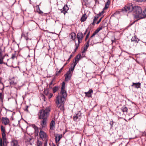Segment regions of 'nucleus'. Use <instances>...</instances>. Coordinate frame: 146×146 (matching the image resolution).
Returning a JSON list of instances; mask_svg holds the SVG:
<instances>
[{"label": "nucleus", "instance_id": "48", "mask_svg": "<svg viewBox=\"0 0 146 146\" xmlns=\"http://www.w3.org/2000/svg\"><path fill=\"white\" fill-rule=\"evenodd\" d=\"M3 63V61L0 58V64Z\"/></svg>", "mask_w": 146, "mask_h": 146}, {"label": "nucleus", "instance_id": "62", "mask_svg": "<svg viewBox=\"0 0 146 146\" xmlns=\"http://www.w3.org/2000/svg\"><path fill=\"white\" fill-rule=\"evenodd\" d=\"M67 63H66V64H65L64 65V66H63L64 67L65 66L66 64Z\"/></svg>", "mask_w": 146, "mask_h": 146}, {"label": "nucleus", "instance_id": "43", "mask_svg": "<svg viewBox=\"0 0 146 146\" xmlns=\"http://www.w3.org/2000/svg\"><path fill=\"white\" fill-rule=\"evenodd\" d=\"M135 0L136 1L140 2H145V1H146V0Z\"/></svg>", "mask_w": 146, "mask_h": 146}, {"label": "nucleus", "instance_id": "10", "mask_svg": "<svg viewBox=\"0 0 146 146\" xmlns=\"http://www.w3.org/2000/svg\"><path fill=\"white\" fill-rule=\"evenodd\" d=\"M93 93V91L92 89H90L89 91L84 93L86 97L90 98L92 97V94Z\"/></svg>", "mask_w": 146, "mask_h": 146}, {"label": "nucleus", "instance_id": "63", "mask_svg": "<svg viewBox=\"0 0 146 146\" xmlns=\"http://www.w3.org/2000/svg\"><path fill=\"white\" fill-rule=\"evenodd\" d=\"M70 59H69V58L68 59V61H69V60Z\"/></svg>", "mask_w": 146, "mask_h": 146}, {"label": "nucleus", "instance_id": "19", "mask_svg": "<svg viewBox=\"0 0 146 146\" xmlns=\"http://www.w3.org/2000/svg\"><path fill=\"white\" fill-rule=\"evenodd\" d=\"M70 38L72 40H74L76 38V34L74 32H72L70 34Z\"/></svg>", "mask_w": 146, "mask_h": 146}, {"label": "nucleus", "instance_id": "49", "mask_svg": "<svg viewBox=\"0 0 146 146\" xmlns=\"http://www.w3.org/2000/svg\"><path fill=\"white\" fill-rule=\"evenodd\" d=\"M83 1L84 2L85 4H86L88 1V0H83Z\"/></svg>", "mask_w": 146, "mask_h": 146}, {"label": "nucleus", "instance_id": "11", "mask_svg": "<svg viewBox=\"0 0 146 146\" xmlns=\"http://www.w3.org/2000/svg\"><path fill=\"white\" fill-rule=\"evenodd\" d=\"M81 58V55L80 54H78L76 56L75 58V61L73 63L74 64L76 65L77 64L79 60Z\"/></svg>", "mask_w": 146, "mask_h": 146}, {"label": "nucleus", "instance_id": "8", "mask_svg": "<svg viewBox=\"0 0 146 146\" xmlns=\"http://www.w3.org/2000/svg\"><path fill=\"white\" fill-rule=\"evenodd\" d=\"M1 130L2 132V137H5L6 136H7L8 137L9 136V134L10 133V132H9L7 133V135H6L5 134V128L3 126H1Z\"/></svg>", "mask_w": 146, "mask_h": 146}, {"label": "nucleus", "instance_id": "28", "mask_svg": "<svg viewBox=\"0 0 146 146\" xmlns=\"http://www.w3.org/2000/svg\"><path fill=\"white\" fill-rule=\"evenodd\" d=\"M141 15L143 18L146 17V8L145 9L143 12H142Z\"/></svg>", "mask_w": 146, "mask_h": 146}, {"label": "nucleus", "instance_id": "13", "mask_svg": "<svg viewBox=\"0 0 146 146\" xmlns=\"http://www.w3.org/2000/svg\"><path fill=\"white\" fill-rule=\"evenodd\" d=\"M141 85V84L139 82L136 83L133 82L132 84L131 85V86L132 87H134L135 88H140Z\"/></svg>", "mask_w": 146, "mask_h": 146}, {"label": "nucleus", "instance_id": "24", "mask_svg": "<svg viewBox=\"0 0 146 146\" xmlns=\"http://www.w3.org/2000/svg\"><path fill=\"white\" fill-rule=\"evenodd\" d=\"M86 15L85 14H84L82 15L80 19L81 22H84L87 19V17L86 16Z\"/></svg>", "mask_w": 146, "mask_h": 146}, {"label": "nucleus", "instance_id": "18", "mask_svg": "<svg viewBox=\"0 0 146 146\" xmlns=\"http://www.w3.org/2000/svg\"><path fill=\"white\" fill-rule=\"evenodd\" d=\"M40 137H46L47 135L46 133L40 130L39 133Z\"/></svg>", "mask_w": 146, "mask_h": 146}, {"label": "nucleus", "instance_id": "61", "mask_svg": "<svg viewBox=\"0 0 146 146\" xmlns=\"http://www.w3.org/2000/svg\"><path fill=\"white\" fill-rule=\"evenodd\" d=\"M27 108L28 107V106H27ZM26 110H27V111H28V109H27V108L26 109Z\"/></svg>", "mask_w": 146, "mask_h": 146}, {"label": "nucleus", "instance_id": "4", "mask_svg": "<svg viewBox=\"0 0 146 146\" xmlns=\"http://www.w3.org/2000/svg\"><path fill=\"white\" fill-rule=\"evenodd\" d=\"M133 7L131 3L127 4L125 6L124 8L121 9V11L123 12H132Z\"/></svg>", "mask_w": 146, "mask_h": 146}, {"label": "nucleus", "instance_id": "16", "mask_svg": "<svg viewBox=\"0 0 146 146\" xmlns=\"http://www.w3.org/2000/svg\"><path fill=\"white\" fill-rule=\"evenodd\" d=\"M55 122L54 120H52L50 125V129L51 130H54L55 129Z\"/></svg>", "mask_w": 146, "mask_h": 146}, {"label": "nucleus", "instance_id": "37", "mask_svg": "<svg viewBox=\"0 0 146 146\" xmlns=\"http://www.w3.org/2000/svg\"><path fill=\"white\" fill-rule=\"evenodd\" d=\"M32 126L35 130H36V129H38V128L34 124H33L32 125Z\"/></svg>", "mask_w": 146, "mask_h": 146}, {"label": "nucleus", "instance_id": "56", "mask_svg": "<svg viewBox=\"0 0 146 146\" xmlns=\"http://www.w3.org/2000/svg\"><path fill=\"white\" fill-rule=\"evenodd\" d=\"M32 139V138H29V140L28 141V139H27V140H28V141H29V142H30V141Z\"/></svg>", "mask_w": 146, "mask_h": 146}, {"label": "nucleus", "instance_id": "57", "mask_svg": "<svg viewBox=\"0 0 146 146\" xmlns=\"http://www.w3.org/2000/svg\"><path fill=\"white\" fill-rule=\"evenodd\" d=\"M47 144V141H46L44 143V145L45 146Z\"/></svg>", "mask_w": 146, "mask_h": 146}, {"label": "nucleus", "instance_id": "29", "mask_svg": "<svg viewBox=\"0 0 146 146\" xmlns=\"http://www.w3.org/2000/svg\"><path fill=\"white\" fill-rule=\"evenodd\" d=\"M42 143L41 141H40L39 139H37V142L36 143L37 146H42Z\"/></svg>", "mask_w": 146, "mask_h": 146}, {"label": "nucleus", "instance_id": "51", "mask_svg": "<svg viewBox=\"0 0 146 146\" xmlns=\"http://www.w3.org/2000/svg\"><path fill=\"white\" fill-rule=\"evenodd\" d=\"M96 23V22L95 21H93V23H92V25H94L95 24V23Z\"/></svg>", "mask_w": 146, "mask_h": 146}, {"label": "nucleus", "instance_id": "25", "mask_svg": "<svg viewBox=\"0 0 146 146\" xmlns=\"http://www.w3.org/2000/svg\"><path fill=\"white\" fill-rule=\"evenodd\" d=\"M110 3V0H108L107 2L105 4V7H104V9H107L109 7Z\"/></svg>", "mask_w": 146, "mask_h": 146}, {"label": "nucleus", "instance_id": "64", "mask_svg": "<svg viewBox=\"0 0 146 146\" xmlns=\"http://www.w3.org/2000/svg\"><path fill=\"white\" fill-rule=\"evenodd\" d=\"M70 59H69V58L68 59V61H69V60Z\"/></svg>", "mask_w": 146, "mask_h": 146}, {"label": "nucleus", "instance_id": "41", "mask_svg": "<svg viewBox=\"0 0 146 146\" xmlns=\"http://www.w3.org/2000/svg\"><path fill=\"white\" fill-rule=\"evenodd\" d=\"M143 136H146V129H145L143 133Z\"/></svg>", "mask_w": 146, "mask_h": 146}, {"label": "nucleus", "instance_id": "38", "mask_svg": "<svg viewBox=\"0 0 146 146\" xmlns=\"http://www.w3.org/2000/svg\"><path fill=\"white\" fill-rule=\"evenodd\" d=\"M53 94L52 93H50V94L48 95V98L49 99H50L51 98L52 96H53Z\"/></svg>", "mask_w": 146, "mask_h": 146}, {"label": "nucleus", "instance_id": "53", "mask_svg": "<svg viewBox=\"0 0 146 146\" xmlns=\"http://www.w3.org/2000/svg\"><path fill=\"white\" fill-rule=\"evenodd\" d=\"M87 30H87V29H86V31H85V33H84V35H85L86 34V33H87Z\"/></svg>", "mask_w": 146, "mask_h": 146}, {"label": "nucleus", "instance_id": "52", "mask_svg": "<svg viewBox=\"0 0 146 146\" xmlns=\"http://www.w3.org/2000/svg\"><path fill=\"white\" fill-rule=\"evenodd\" d=\"M134 23V22H133V23H132L131 24H130L129 25H128L127 27H129L130 26H131V25H132L133 23Z\"/></svg>", "mask_w": 146, "mask_h": 146}, {"label": "nucleus", "instance_id": "50", "mask_svg": "<svg viewBox=\"0 0 146 146\" xmlns=\"http://www.w3.org/2000/svg\"><path fill=\"white\" fill-rule=\"evenodd\" d=\"M22 36H23H23H24L25 37V39H26V40H28V37H26V36H25V35H22Z\"/></svg>", "mask_w": 146, "mask_h": 146}, {"label": "nucleus", "instance_id": "46", "mask_svg": "<svg viewBox=\"0 0 146 146\" xmlns=\"http://www.w3.org/2000/svg\"><path fill=\"white\" fill-rule=\"evenodd\" d=\"M90 32H89L88 33V34H87V35H86V38H88L89 37V35H90Z\"/></svg>", "mask_w": 146, "mask_h": 146}, {"label": "nucleus", "instance_id": "30", "mask_svg": "<svg viewBox=\"0 0 146 146\" xmlns=\"http://www.w3.org/2000/svg\"><path fill=\"white\" fill-rule=\"evenodd\" d=\"M64 66L62 67L58 71H56V75L57 76L58 75V74H60L62 70L63 69Z\"/></svg>", "mask_w": 146, "mask_h": 146}, {"label": "nucleus", "instance_id": "1", "mask_svg": "<svg viewBox=\"0 0 146 146\" xmlns=\"http://www.w3.org/2000/svg\"><path fill=\"white\" fill-rule=\"evenodd\" d=\"M65 84V82H63L62 85L60 94H58L56 97V103L57 107L60 109V110L61 111L64 110V104L66 98L67 96L66 92L64 90Z\"/></svg>", "mask_w": 146, "mask_h": 146}, {"label": "nucleus", "instance_id": "2", "mask_svg": "<svg viewBox=\"0 0 146 146\" xmlns=\"http://www.w3.org/2000/svg\"><path fill=\"white\" fill-rule=\"evenodd\" d=\"M50 110V108L48 107L45 110H40L39 111L38 114V118L39 119H42L40 122L42 128H45L46 126Z\"/></svg>", "mask_w": 146, "mask_h": 146}, {"label": "nucleus", "instance_id": "15", "mask_svg": "<svg viewBox=\"0 0 146 146\" xmlns=\"http://www.w3.org/2000/svg\"><path fill=\"white\" fill-rule=\"evenodd\" d=\"M81 113H78L75 116H74L73 117V119L75 121H76L78 120L79 119L81 118Z\"/></svg>", "mask_w": 146, "mask_h": 146}, {"label": "nucleus", "instance_id": "60", "mask_svg": "<svg viewBox=\"0 0 146 146\" xmlns=\"http://www.w3.org/2000/svg\"><path fill=\"white\" fill-rule=\"evenodd\" d=\"M3 64H5L7 65V63H5V62H3Z\"/></svg>", "mask_w": 146, "mask_h": 146}, {"label": "nucleus", "instance_id": "31", "mask_svg": "<svg viewBox=\"0 0 146 146\" xmlns=\"http://www.w3.org/2000/svg\"><path fill=\"white\" fill-rule=\"evenodd\" d=\"M98 33L96 31V30H95V31L94 32V33L92 34V35L91 36L89 39L90 40V39H91L92 38L94 37Z\"/></svg>", "mask_w": 146, "mask_h": 146}, {"label": "nucleus", "instance_id": "44", "mask_svg": "<svg viewBox=\"0 0 146 146\" xmlns=\"http://www.w3.org/2000/svg\"><path fill=\"white\" fill-rule=\"evenodd\" d=\"M102 19V17L99 20L97 21V22L96 23V24H98L101 21V20Z\"/></svg>", "mask_w": 146, "mask_h": 146}, {"label": "nucleus", "instance_id": "21", "mask_svg": "<svg viewBox=\"0 0 146 146\" xmlns=\"http://www.w3.org/2000/svg\"><path fill=\"white\" fill-rule=\"evenodd\" d=\"M11 145L12 146H17L18 145V141L16 140H13L11 142Z\"/></svg>", "mask_w": 146, "mask_h": 146}, {"label": "nucleus", "instance_id": "12", "mask_svg": "<svg viewBox=\"0 0 146 146\" xmlns=\"http://www.w3.org/2000/svg\"><path fill=\"white\" fill-rule=\"evenodd\" d=\"M139 40L137 38V37L135 35L133 37H132L131 39V44H133V42H134L136 43V45L137 43H138V41Z\"/></svg>", "mask_w": 146, "mask_h": 146}, {"label": "nucleus", "instance_id": "34", "mask_svg": "<svg viewBox=\"0 0 146 146\" xmlns=\"http://www.w3.org/2000/svg\"><path fill=\"white\" fill-rule=\"evenodd\" d=\"M62 137H55L56 142L57 143L58 142Z\"/></svg>", "mask_w": 146, "mask_h": 146}, {"label": "nucleus", "instance_id": "5", "mask_svg": "<svg viewBox=\"0 0 146 146\" xmlns=\"http://www.w3.org/2000/svg\"><path fill=\"white\" fill-rule=\"evenodd\" d=\"M72 75V73H70L69 72H67L64 74L65 81L68 82L71 79V78Z\"/></svg>", "mask_w": 146, "mask_h": 146}, {"label": "nucleus", "instance_id": "32", "mask_svg": "<svg viewBox=\"0 0 146 146\" xmlns=\"http://www.w3.org/2000/svg\"><path fill=\"white\" fill-rule=\"evenodd\" d=\"M80 43H79L78 42V44L75 43V46H76V48H75V49L74 50V51L75 52L76 51V50H77L78 48V47L79 46V44Z\"/></svg>", "mask_w": 146, "mask_h": 146}, {"label": "nucleus", "instance_id": "54", "mask_svg": "<svg viewBox=\"0 0 146 146\" xmlns=\"http://www.w3.org/2000/svg\"><path fill=\"white\" fill-rule=\"evenodd\" d=\"M2 94L0 92V99H2Z\"/></svg>", "mask_w": 146, "mask_h": 146}, {"label": "nucleus", "instance_id": "6", "mask_svg": "<svg viewBox=\"0 0 146 146\" xmlns=\"http://www.w3.org/2000/svg\"><path fill=\"white\" fill-rule=\"evenodd\" d=\"M84 36V35L82 32L80 31L77 34L76 37L79 43H80L82 42Z\"/></svg>", "mask_w": 146, "mask_h": 146}, {"label": "nucleus", "instance_id": "22", "mask_svg": "<svg viewBox=\"0 0 146 146\" xmlns=\"http://www.w3.org/2000/svg\"><path fill=\"white\" fill-rule=\"evenodd\" d=\"M104 27V25L103 24H101L100 26L96 30L98 33Z\"/></svg>", "mask_w": 146, "mask_h": 146}, {"label": "nucleus", "instance_id": "39", "mask_svg": "<svg viewBox=\"0 0 146 146\" xmlns=\"http://www.w3.org/2000/svg\"><path fill=\"white\" fill-rule=\"evenodd\" d=\"M15 54H13L12 55V56L11 58L13 59H14L15 58Z\"/></svg>", "mask_w": 146, "mask_h": 146}, {"label": "nucleus", "instance_id": "55", "mask_svg": "<svg viewBox=\"0 0 146 146\" xmlns=\"http://www.w3.org/2000/svg\"><path fill=\"white\" fill-rule=\"evenodd\" d=\"M73 55L72 54H71L69 57V59H71V57Z\"/></svg>", "mask_w": 146, "mask_h": 146}, {"label": "nucleus", "instance_id": "59", "mask_svg": "<svg viewBox=\"0 0 146 146\" xmlns=\"http://www.w3.org/2000/svg\"><path fill=\"white\" fill-rule=\"evenodd\" d=\"M88 38H86H86H85V40L86 41L87 40V39Z\"/></svg>", "mask_w": 146, "mask_h": 146}, {"label": "nucleus", "instance_id": "14", "mask_svg": "<svg viewBox=\"0 0 146 146\" xmlns=\"http://www.w3.org/2000/svg\"><path fill=\"white\" fill-rule=\"evenodd\" d=\"M68 9L69 8L67 5H65L63 7L62 9L61 10V13H64V15H65L66 13H67V11Z\"/></svg>", "mask_w": 146, "mask_h": 146}, {"label": "nucleus", "instance_id": "3", "mask_svg": "<svg viewBox=\"0 0 146 146\" xmlns=\"http://www.w3.org/2000/svg\"><path fill=\"white\" fill-rule=\"evenodd\" d=\"M142 9L141 8L138 6H134L132 12L135 14V17L139 19L143 18L142 17Z\"/></svg>", "mask_w": 146, "mask_h": 146}, {"label": "nucleus", "instance_id": "26", "mask_svg": "<svg viewBox=\"0 0 146 146\" xmlns=\"http://www.w3.org/2000/svg\"><path fill=\"white\" fill-rule=\"evenodd\" d=\"M54 80V79H53L49 84V88L50 89L52 88L53 86L55 84V83H54L53 82Z\"/></svg>", "mask_w": 146, "mask_h": 146}, {"label": "nucleus", "instance_id": "35", "mask_svg": "<svg viewBox=\"0 0 146 146\" xmlns=\"http://www.w3.org/2000/svg\"><path fill=\"white\" fill-rule=\"evenodd\" d=\"M10 83L11 85H15L16 84V83L13 80H11L10 82Z\"/></svg>", "mask_w": 146, "mask_h": 146}, {"label": "nucleus", "instance_id": "58", "mask_svg": "<svg viewBox=\"0 0 146 146\" xmlns=\"http://www.w3.org/2000/svg\"><path fill=\"white\" fill-rule=\"evenodd\" d=\"M0 84H1L2 85H3V83L1 82V80H0Z\"/></svg>", "mask_w": 146, "mask_h": 146}, {"label": "nucleus", "instance_id": "45", "mask_svg": "<svg viewBox=\"0 0 146 146\" xmlns=\"http://www.w3.org/2000/svg\"><path fill=\"white\" fill-rule=\"evenodd\" d=\"M5 57V55H4L3 56H1L0 57V59L3 61V60L4 59Z\"/></svg>", "mask_w": 146, "mask_h": 146}, {"label": "nucleus", "instance_id": "27", "mask_svg": "<svg viewBox=\"0 0 146 146\" xmlns=\"http://www.w3.org/2000/svg\"><path fill=\"white\" fill-rule=\"evenodd\" d=\"M90 42V39L88 41L86 44H85V46L84 48L85 50H87L89 46V43Z\"/></svg>", "mask_w": 146, "mask_h": 146}, {"label": "nucleus", "instance_id": "7", "mask_svg": "<svg viewBox=\"0 0 146 146\" xmlns=\"http://www.w3.org/2000/svg\"><path fill=\"white\" fill-rule=\"evenodd\" d=\"M6 137H1L0 139V146H7Z\"/></svg>", "mask_w": 146, "mask_h": 146}, {"label": "nucleus", "instance_id": "9", "mask_svg": "<svg viewBox=\"0 0 146 146\" xmlns=\"http://www.w3.org/2000/svg\"><path fill=\"white\" fill-rule=\"evenodd\" d=\"M1 120L2 123L5 125H8L9 122V119L7 118V117H3L1 118Z\"/></svg>", "mask_w": 146, "mask_h": 146}, {"label": "nucleus", "instance_id": "20", "mask_svg": "<svg viewBox=\"0 0 146 146\" xmlns=\"http://www.w3.org/2000/svg\"><path fill=\"white\" fill-rule=\"evenodd\" d=\"M72 65L73 66H71V67L69 69V70L68 72H69L70 73H72V74H73V72L74 69V68L76 65L73 63Z\"/></svg>", "mask_w": 146, "mask_h": 146}, {"label": "nucleus", "instance_id": "42", "mask_svg": "<svg viewBox=\"0 0 146 146\" xmlns=\"http://www.w3.org/2000/svg\"><path fill=\"white\" fill-rule=\"evenodd\" d=\"M104 11H102L98 15L99 16H100L102 15H103L104 13Z\"/></svg>", "mask_w": 146, "mask_h": 146}, {"label": "nucleus", "instance_id": "36", "mask_svg": "<svg viewBox=\"0 0 146 146\" xmlns=\"http://www.w3.org/2000/svg\"><path fill=\"white\" fill-rule=\"evenodd\" d=\"M110 124L111 125V128H112L113 127V121H111L110 122Z\"/></svg>", "mask_w": 146, "mask_h": 146}, {"label": "nucleus", "instance_id": "40", "mask_svg": "<svg viewBox=\"0 0 146 146\" xmlns=\"http://www.w3.org/2000/svg\"><path fill=\"white\" fill-rule=\"evenodd\" d=\"M98 16H96V17H94V21H94L96 22V21L97 20V19H98Z\"/></svg>", "mask_w": 146, "mask_h": 146}, {"label": "nucleus", "instance_id": "47", "mask_svg": "<svg viewBox=\"0 0 146 146\" xmlns=\"http://www.w3.org/2000/svg\"><path fill=\"white\" fill-rule=\"evenodd\" d=\"M87 50H85V48H84V50L82 51V52L83 54H84L85 53L86 51Z\"/></svg>", "mask_w": 146, "mask_h": 146}, {"label": "nucleus", "instance_id": "23", "mask_svg": "<svg viewBox=\"0 0 146 146\" xmlns=\"http://www.w3.org/2000/svg\"><path fill=\"white\" fill-rule=\"evenodd\" d=\"M60 88V87L58 86H55L52 89V92L53 93L56 92Z\"/></svg>", "mask_w": 146, "mask_h": 146}, {"label": "nucleus", "instance_id": "17", "mask_svg": "<svg viewBox=\"0 0 146 146\" xmlns=\"http://www.w3.org/2000/svg\"><path fill=\"white\" fill-rule=\"evenodd\" d=\"M121 110L123 112L124 114H126L128 110V109L126 107L123 106L121 108Z\"/></svg>", "mask_w": 146, "mask_h": 146}, {"label": "nucleus", "instance_id": "33", "mask_svg": "<svg viewBox=\"0 0 146 146\" xmlns=\"http://www.w3.org/2000/svg\"><path fill=\"white\" fill-rule=\"evenodd\" d=\"M44 94L46 95H48L49 93V91L48 89H46L44 90Z\"/></svg>", "mask_w": 146, "mask_h": 146}]
</instances>
